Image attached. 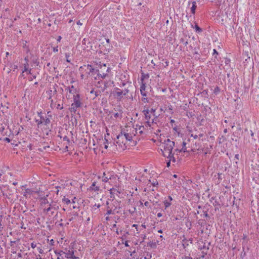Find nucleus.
<instances>
[{"instance_id":"nucleus-62","label":"nucleus","mask_w":259,"mask_h":259,"mask_svg":"<svg viewBox=\"0 0 259 259\" xmlns=\"http://www.w3.org/2000/svg\"><path fill=\"white\" fill-rule=\"evenodd\" d=\"M141 226H142V227H143V228H144V229H145V228H146V225H144V224H142Z\"/></svg>"},{"instance_id":"nucleus-8","label":"nucleus","mask_w":259,"mask_h":259,"mask_svg":"<svg viewBox=\"0 0 259 259\" xmlns=\"http://www.w3.org/2000/svg\"><path fill=\"white\" fill-rule=\"evenodd\" d=\"M103 67H104V69H106V72H108L109 70V67H107V68H106V65L105 64H103ZM107 75V73L103 72L102 73H100V71L98 70V72H97V76H94V79L96 80L100 79V78L104 79L106 77Z\"/></svg>"},{"instance_id":"nucleus-46","label":"nucleus","mask_w":259,"mask_h":259,"mask_svg":"<svg viewBox=\"0 0 259 259\" xmlns=\"http://www.w3.org/2000/svg\"><path fill=\"white\" fill-rule=\"evenodd\" d=\"M53 52H57L58 51V47H54L53 48Z\"/></svg>"},{"instance_id":"nucleus-31","label":"nucleus","mask_w":259,"mask_h":259,"mask_svg":"<svg viewBox=\"0 0 259 259\" xmlns=\"http://www.w3.org/2000/svg\"><path fill=\"white\" fill-rule=\"evenodd\" d=\"M213 206L215 207V209H219L220 207V204L217 202V201H215L213 203Z\"/></svg>"},{"instance_id":"nucleus-51","label":"nucleus","mask_w":259,"mask_h":259,"mask_svg":"<svg viewBox=\"0 0 259 259\" xmlns=\"http://www.w3.org/2000/svg\"><path fill=\"white\" fill-rule=\"evenodd\" d=\"M4 141L9 143L10 142V139L9 138H4Z\"/></svg>"},{"instance_id":"nucleus-1","label":"nucleus","mask_w":259,"mask_h":259,"mask_svg":"<svg viewBox=\"0 0 259 259\" xmlns=\"http://www.w3.org/2000/svg\"><path fill=\"white\" fill-rule=\"evenodd\" d=\"M129 130L123 128L121 133L117 136V141H116V149L119 151L124 150L126 148V143L125 142L130 141L132 140L133 136H135L134 132L131 133L128 132Z\"/></svg>"},{"instance_id":"nucleus-34","label":"nucleus","mask_w":259,"mask_h":259,"mask_svg":"<svg viewBox=\"0 0 259 259\" xmlns=\"http://www.w3.org/2000/svg\"><path fill=\"white\" fill-rule=\"evenodd\" d=\"M114 116L115 118H117V117H120L121 118L122 117V115H121V113H116L114 114Z\"/></svg>"},{"instance_id":"nucleus-57","label":"nucleus","mask_w":259,"mask_h":259,"mask_svg":"<svg viewBox=\"0 0 259 259\" xmlns=\"http://www.w3.org/2000/svg\"><path fill=\"white\" fill-rule=\"evenodd\" d=\"M100 206H101V205L99 204H95L94 205V207H96L97 208H99Z\"/></svg>"},{"instance_id":"nucleus-6","label":"nucleus","mask_w":259,"mask_h":259,"mask_svg":"<svg viewBox=\"0 0 259 259\" xmlns=\"http://www.w3.org/2000/svg\"><path fill=\"white\" fill-rule=\"evenodd\" d=\"M111 94L117 101H121L123 97L122 90L118 88H115Z\"/></svg>"},{"instance_id":"nucleus-24","label":"nucleus","mask_w":259,"mask_h":259,"mask_svg":"<svg viewBox=\"0 0 259 259\" xmlns=\"http://www.w3.org/2000/svg\"><path fill=\"white\" fill-rule=\"evenodd\" d=\"M102 90L99 91H95L94 89L92 90L90 92V94H94L95 95V98L98 97L99 96H101Z\"/></svg>"},{"instance_id":"nucleus-41","label":"nucleus","mask_w":259,"mask_h":259,"mask_svg":"<svg viewBox=\"0 0 259 259\" xmlns=\"http://www.w3.org/2000/svg\"><path fill=\"white\" fill-rule=\"evenodd\" d=\"M63 139L64 141H66L68 143L70 142V140H69V138H68V137H67L66 136L63 137Z\"/></svg>"},{"instance_id":"nucleus-15","label":"nucleus","mask_w":259,"mask_h":259,"mask_svg":"<svg viewBox=\"0 0 259 259\" xmlns=\"http://www.w3.org/2000/svg\"><path fill=\"white\" fill-rule=\"evenodd\" d=\"M78 215L77 213L74 211L71 212L67 214L68 221L71 222Z\"/></svg>"},{"instance_id":"nucleus-35","label":"nucleus","mask_w":259,"mask_h":259,"mask_svg":"<svg viewBox=\"0 0 259 259\" xmlns=\"http://www.w3.org/2000/svg\"><path fill=\"white\" fill-rule=\"evenodd\" d=\"M149 111H150V113L151 115H153V116H155V109H154L153 108H151L150 110L149 109Z\"/></svg>"},{"instance_id":"nucleus-10","label":"nucleus","mask_w":259,"mask_h":259,"mask_svg":"<svg viewBox=\"0 0 259 259\" xmlns=\"http://www.w3.org/2000/svg\"><path fill=\"white\" fill-rule=\"evenodd\" d=\"M172 200V198L171 196H168L167 198H164V200L163 202L164 205V210H166L171 205V201Z\"/></svg>"},{"instance_id":"nucleus-21","label":"nucleus","mask_w":259,"mask_h":259,"mask_svg":"<svg viewBox=\"0 0 259 259\" xmlns=\"http://www.w3.org/2000/svg\"><path fill=\"white\" fill-rule=\"evenodd\" d=\"M49 204L48 200L46 197L42 198L41 199V204L43 208L45 206H47Z\"/></svg>"},{"instance_id":"nucleus-37","label":"nucleus","mask_w":259,"mask_h":259,"mask_svg":"<svg viewBox=\"0 0 259 259\" xmlns=\"http://www.w3.org/2000/svg\"><path fill=\"white\" fill-rule=\"evenodd\" d=\"M48 241L49 242V243L50 245H52V246H53L54 245V241L53 239H51L50 240H49V239H48Z\"/></svg>"},{"instance_id":"nucleus-12","label":"nucleus","mask_w":259,"mask_h":259,"mask_svg":"<svg viewBox=\"0 0 259 259\" xmlns=\"http://www.w3.org/2000/svg\"><path fill=\"white\" fill-rule=\"evenodd\" d=\"M106 204L108 206H107V211L106 214L110 215L111 214H114V211H115V208H113V206H112L111 204H109L108 201L106 202Z\"/></svg>"},{"instance_id":"nucleus-11","label":"nucleus","mask_w":259,"mask_h":259,"mask_svg":"<svg viewBox=\"0 0 259 259\" xmlns=\"http://www.w3.org/2000/svg\"><path fill=\"white\" fill-rule=\"evenodd\" d=\"M143 80H144V77H142L141 78L142 83L140 86V93L143 97H146L147 94H146V92L145 91L146 85H145V83L144 82Z\"/></svg>"},{"instance_id":"nucleus-7","label":"nucleus","mask_w":259,"mask_h":259,"mask_svg":"<svg viewBox=\"0 0 259 259\" xmlns=\"http://www.w3.org/2000/svg\"><path fill=\"white\" fill-rule=\"evenodd\" d=\"M143 113L144 115L145 119L146 121L147 124L150 126L151 123H152L154 122V120L152 119L151 121V114L150 113V111H149V109L147 108L146 109H144L143 111Z\"/></svg>"},{"instance_id":"nucleus-58","label":"nucleus","mask_w":259,"mask_h":259,"mask_svg":"<svg viewBox=\"0 0 259 259\" xmlns=\"http://www.w3.org/2000/svg\"><path fill=\"white\" fill-rule=\"evenodd\" d=\"M124 245L126 247H128L129 246L128 244V242L127 241H126L124 243Z\"/></svg>"},{"instance_id":"nucleus-36","label":"nucleus","mask_w":259,"mask_h":259,"mask_svg":"<svg viewBox=\"0 0 259 259\" xmlns=\"http://www.w3.org/2000/svg\"><path fill=\"white\" fill-rule=\"evenodd\" d=\"M142 100L144 103H148L149 102L148 99L147 98H146V97H143L142 99Z\"/></svg>"},{"instance_id":"nucleus-32","label":"nucleus","mask_w":259,"mask_h":259,"mask_svg":"<svg viewBox=\"0 0 259 259\" xmlns=\"http://www.w3.org/2000/svg\"><path fill=\"white\" fill-rule=\"evenodd\" d=\"M122 91L123 96L127 95L130 92V90L127 88L125 89L124 90H123Z\"/></svg>"},{"instance_id":"nucleus-17","label":"nucleus","mask_w":259,"mask_h":259,"mask_svg":"<svg viewBox=\"0 0 259 259\" xmlns=\"http://www.w3.org/2000/svg\"><path fill=\"white\" fill-rule=\"evenodd\" d=\"M90 190L94 191L95 192H98L100 190V187L96 185V182H94L92 185L90 186Z\"/></svg>"},{"instance_id":"nucleus-45","label":"nucleus","mask_w":259,"mask_h":259,"mask_svg":"<svg viewBox=\"0 0 259 259\" xmlns=\"http://www.w3.org/2000/svg\"><path fill=\"white\" fill-rule=\"evenodd\" d=\"M169 160L167 162V167H169L170 166V161H172V159H170V158H168Z\"/></svg>"},{"instance_id":"nucleus-47","label":"nucleus","mask_w":259,"mask_h":259,"mask_svg":"<svg viewBox=\"0 0 259 259\" xmlns=\"http://www.w3.org/2000/svg\"><path fill=\"white\" fill-rule=\"evenodd\" d=\"M191 137H193L194 139H196L197 138H198V135H194L193 134H191Z\"/></svg>"},{"instance_id":"nucleus-52","label":"nucleus","mask_w":259,"mask_h":259,"mask_svg":"<svg viewBox=\"0 0 259 259\" xmlns=\"http://www.w3.org/2000/svg\"><path fill=\"white\" fill-rule=\"evenodd\" d=\"M144 205H145V206H147V207L149 206V202H148V201H146V202H145V203H144Z\"/></svg>"},{"instance_id":"nucleus-16","label":"nucleus","mask_w":259,"mask_h":259,"mask_svg":"<svg viewBox=\"0 0 259 259\" xmlns=\"http://www.w3.org/2000/svg\"><path fill=\"white\" fill-rule=\"evenodd\" d=\"M109 204H111V206H113V208H115V210L120 208V202L116 200H113L110 203H109Z\"/></svg>"},{"instance_id":"nucleus-14","label":"nucleus","mask_w":259,"mask_h":259,"mask_svg":"<svg viewBox=\"0 0 259 259\" xmlns=\"http://www.w3.org/2000/svg\"><path fill=\"white\" fill-rule=\"evenodd\" d=\"M84 66L87 67V69L89 70V74L91 73L92 76H93L94 72H95L96 73H97V72H98L99 70L94 69V68L92 67L91 65L88 64L87 66L84 65Z\"/></svg>"},{"instance_id":"nucleus-54","label":"nucleus","mask_w":259,"mask_h":259,"mask_svg":"<svg viewBox=\"0 0 259 259\" xmlns=\"http://www.w3.org/2000/svg\"><path fill=\"white\" fill-rule=\"evenodd\" d=\"M157 216L158 218H160L162 216V214L161 212H159L157 213Z\"/></svg>"},{"instance_id":"nucleus-27","label":"nucleus","mask_w":259,"mask_h":259,"mask_svg":"<svg viewBox=\"0 0 259 259\" xmlns=\"http://www.w3.org/2000/svg\"><path fill=\"white\" fill-rule=\"evenodd\" d=\"M110 193L112 195H118V194H120V192H119L117 189L115 188H112L110 190Z\"/></svg>"},{"instance_id":"nucleus-4","label":"nucleus","mask_w":259,"mask_h":259,"mask_svg":"<svg viewBox=\"0 0 259 259\" xmlns=\"http://www.w3.org/2000/svg\"><path fill=\"white\" fill-rule=\"evenodd\" d=\"M59 207L54 203H51L43 208V212L49 217H52L55 213V212L59 209Z\"/></svg>"},{"instance_id":"nucleus-53","label":"nucleus","mask_w":259,"mask_h":259,"mask_svg":"<svg viewBox=\"0 0 259 259\" xmlns=\"http://www.w3.org/2000/svg\"><path fill=\"white\" fill-rule=\"evenodd\" d=\"M101 82H102V81H99L97 82V84H96L97 87L100 88V84H101Z\"/></svg>"},{"instance_id":"nucleus-49","label":"nucleus","mask_w":259,"mask_h":259,"mask_svg":"<svg viewBox=\"0 0 259 259\" xmlns=\"http://www.w3.org/2000/svg\"><path fill=\"white\" fill-rule=\"evenodd\" d=\"M109 180V179L107 177H104L103 179V181L104 182H107Z\"/></svg>"},{"instance_id":"nucleus-18","label":"nucleus","mask_w":259,"mask_h":259,"mask_svg":"<svg viewBox=\"0 0 259 259\" xmlns=\"http://www.w3.org/2000/svg\"><path fill=\"white\" fill-rule=\"evenodd\" d=\"M31 69L29 68V64L28 63H25L24 65V69L22 71V74L24 72H26L27 74H31Z\"/></svg>"},{"instance_id":"nucleus-22","label":"nucleus","mask_w":259,"mask_h":259,"mask_svg":"<svg viewBox=\"0 0 259 259\" xmlns=\"http://www.w3.org/2000/svg\"><path fill=\"white\" fill-rule=\"evenodd\" d=\"M200 146L199 144H197L196 143H195V144L191 145L190 147L191 148V151L195 152L198 150L200 148Z\"/></svg>"},{"instance_id":"nucleus-23","label":"nucleus","mask_w":259,"mask_h":259,"mask_svg":"<svg viewBox=\"0 0 259 259\" xmlns=\"http://www.w3.org/2000/svg\"><path fill=\"white\" fill-rule=\"evenodd\" d=\"M111 83H113V81H106L104 82V86L102 89V92H104L105 90L108 88V87L110 85Z\"/></svg>"},{"instance_id":"nucleus-33","label":"nucleus","mask_w":259,"mask_h":259,"mask_svg":"<svg viewBox=\"0 0 259 259\" xmlns=\"http://www.w3.org/2000/svg\"><path fill=\"white\" fill-rule=\"evenodd\" d=\"M35 122L37 123L38 126L42 124V120L40 118L39 119H36Z\"/></svg>"},{"instance_id":"nucleus-20","label":"nucleus","mask_w":259,"mask_h":259,"mask_svg":"<svg viewBox=\"0 0 259 259\" xmlns=\"http://www.w3.org/2000/svg\"><path fill=\"white\" fill-rule=\"evenodd\" d=\"M200 248L201 250H203V255L201 256V257L203 258L204 257V255L207 254V250L208 249V247L206 248L205 245V244H204L202 246H200Z\"/></svg>"},{"instance_id":"nucleus-43","label":"nucleus","mask_w":259,"mask_h":259,"mask_svg":"<svg viewBox=\"0 0 259 259\" xmlns=\"http://www.w3.org/2000/svg\"><path fill=\"white\" fill-rule=\"evenodd\" d=\"M37 249L39 253H40V254L43 253L44 251L40 247H37Z\"/></svg>"},{"instance_id":"nucleus-38","label":"nucleus","mask_w":259,"mask_h":259,"mask_svg":"<svg viewBox=\"0 0 259 259\" xmlns=\"http://www.w3.org/2000/svg\"><path fill=\"white\" fill-rule=\"evenodd\" d=\"M57 109L62 110L63 109V105H61L60 104H58L57 106Z\"/></svg>"},{"instance_id":"nucleus-50","label":"nucleus","mask_w":259,"mask_h":259,"mask_svg":"<svg viewBox=\"0 0 259 259\" xmlns=\"http://www.w3.org/2000/svg\"><path fill=\"white\" fill-rule=\"evenodd\" d=\"M218 55V52L217 51V50L215 49H213V55Z\"/></svg>"},{"instance_id":"nucleus-40","label":"nucleus","mask_w":259,"mask_h":259,"mask_svg":"<svg viewBox=\"0 0 259 259\" xmlns=\"http://www.w3.org/2000/svg\"><path fill=\"white\" fill-rule=\"evenodd\" d=\"M158 182H157V180H155V181H153V182H152V185L153 186H154V187H155V186H157V185H158Z\"/></svg>"},{"instance_id":"nucleus-60","label":"nucleus","mask_w":259,"mask_h":259,"mask_svg":"<svg viewBox=\"0 0 259 259\" xmlns=\"http://www.w3.org/2000/svg\"><path fill=\"white\" fill-rule=\"evenodd\" d=\"M250 135L252 137H253L254 133H253V132L252 131H250Z\"/></svg>"},{"instance_id":"nucleus-9","label":"nucleus","mask_w":259,"mask_h":259,"mask_svg":"<svg viewBox=\"0 0 259 259\" xmlns=\"http://www.w3.org/2000/svg\"><path fill=\"white\" fill-rule=\"evenodd\" d=\"M38 115L41 119L42 124H44V125L47 126L50 123V122H51V120H50L51 116L50 115L43 116L41 112H38Z\"/></svg>"},{"instance_id":"nucleus-26","label":"nucleus","mask_w":259,"mask_h":259,"mask_svg":"<svg viewBox=\"0 0 259 259\" xmlns=\"http://www.w3.org/2000/svg\"><path fill=\"white\" fill-rule=\"evenodd\" d=\"M196 7H197L196 2H193L192 6L191 8V12L192 14H194L195 13V10H196Z\"/></svg>"},{"instance_id":"nucleus-2","label":"nucleus","mask_w":259,"mask_h":259,"mask_svg":"<svg viewBox=\"0 0 259 259\" xmlns=\"http://www.w3.org/2000/svg\"><path fill=\"white\" fill-rule=\"evenodd\" d=\"M175 146V142L170 141L169 139L164 141L163 143V149L162 150L163 155L170 159H172L173 162H175L176 160L174 156V153H172V149Z\"/></svg>"},{"instance_id":"nucleus-61","label":"nucleus","mask_w":259,"mask_h":259,"mask_svg":"<svg viewBox=\"0 0 259 259\" xmlns=\"http://www.w3.org/2000/svg\"><path fill=\"white\" fill-rule=\"evenodd\" d=\"M188 44V41H185V42H184V45L185 46H187Z\"/></svg>"},{"instance_id":"nucleus-25","label":"nucleus","mask_w":259,"mask_h":259,"mask_svg":"<svg viewBox=\"0 0 259 259\" xmlns=\"http://www.w3.org/2000/svg\"><path fill=\"white\" fill-rule=\"evenodd\" d=\"M188 144L187 142L186 141H183V147H182V148L181 149V150H180L181 152H187V147H186V145Z\"/></svg>"},{"instance_id":"nucleus-3","label":"nucleus","mask_w":259,"mask_h":259,"mask_svg":"<svg viewBox=\"0 0 259 259\" xmlns=\"http://www.w3.org/2000/svg\"><path fill=\"white\" fill-rule=\"evenodd\" d=\"M73 102L71 104L69 110L71 113H75L78 108H80L82 103L81 102V99L79 94L74 95L73 97Z\"/></svg>"},{"instance_id":"nucleus-55","label":"nucleus","mask_w":259,"mask_h":259,"mask_svg":"<svg viewBox=\"0 0 259 259\" xmlns=\"http://www.w3.org/2000/svg\"><path fill=\"white\" fill-rule=\"evenodd\" d=\"M61 39V36H59L57 39V42H60V40Z\"/></svg>"},{"instance_id":"nucleus-59","label":"nucleus","mask_w":259,"mask_h":259,"mask_svg":"<svg viewBox=\"0 0 259 259\" xmlns=\"http://www.w3.org/2000/svg\"><path fill=\"white\" fill-rule=\"evenodd\" d=\"M77 24L78 25H82V23L80 22V21H78L77 22Z\"/></svg>"},{"instance_id":"nucleus-39","label":"nucleus","mask_w":259,"mask_h":259,"mask_svg":"<svg viewBox=\"0 0 259 259\" xmlns=\"http://www.w3.org/2000/svg\"><path fill=\"white\" fill-rule=\"evenodd\" d=\"M220 92V89L218 87H217L214 88V93L217 94L218 93V92Z\"/></svg>"},{"instance_id":"nucleus-30","label":"nucleus","mask_w":259,"mask_h":259,"mask_svg":"<svg viewBox=\"0 0 259 259\" xmlns=\"http://www.w3.org/2000/svg\"><path fill=\"white\" fill-rule=\"evenodd\" d=\"M65 55L66 59V62L70 63V60L69 59V58L70 57V53H66Z\"/></svg>"},{"instance_id":"nucleus-63","label":"nucleus","mask_w":259,"mask_h":259,"mask_svg":"<svg viewBox=\"0 0 259 259\" xmlns=\"http://www.w3.org/2000/svg\"><path fill=\"white\" fill-rule=\"evenodd\" d=\"M37 259H42L40 255H38V257H37Z\"/></svg>"},{"instance_id":"nucleus-64","label":"nucleus","mask_w":259,"mask_h":259,"mask_svg":"<svg viewBox=\"0 0 259 259\" xmlns=\"http://www.w3.org/2000/svg\"><path fill=\"white\" fill-rule=\"evenodd\" d=\"M234 126H235V124L234 123H233V124L231 125V127L232 128H233Z\"/></svg>"},{"instance_id":"nucleus-42","label":"nucleus","mask_w":259,"mask_h":259,"mask_svg":"<svg viewBox=\"0 0 259 259\" xmlns=\"http://www.w3.org/2000/svg\"><path fill=\"white\" fill-rule=\"evenodd\" d=\"M133 227H135L137 231V233H139L140 231L138 230V225L134 224V225H133Z\"/></svg>"},{"instance_id":"nucleus-5","label":"nucleus","mask_w":259,"mask_h":259,"mask_svg":"<svg viewBox=\"0 0 259 259\" xmlns=\"http://www.w3.org/2000/svg\"><path fill=\"white\" fill-rule=\"evenodd\" d=\"M65 251L55 250L54 252L56 255H62V254H65V257L68 259H78V257L74 255V250L72 248L71 250L68 249L67 248L64 249Z\"/></svg>"},{"instance_id":"nucleus-28","label":"nucleus","mask_w":259,"mask_h":259,"mask_svg":"<svg viewBox=\"0 0 259 259\" xmlns=\"http://www.w3.org/2000/svg\"><path fill=\"white\" fill-rule=\"evenodd\" d=\"M194 28L196 32L201 33L202 31V29L200 28L197 24H195Z\"/></svg>"},{"instance_id":"nucleus-56","label":"nucleus","mask_w":259,"mask_h":259,"mask_svg":"<svg viewBox=\"0 0 259 259\" xmlns=\"http://www.w3.org/2000/svg\"><path fill=\"white\" fill-rule=\"evenodd\" d=\"M24 60L25 61V63H28L29 60L27 57H25Z\"/></svg>"},{"instance_id":"nucleus-44","label":"nucleus","mask_w":259,"mask_h":259,"mask_svg":"<svg viewBox=\"0 0 259 259\" xmlns=\"http://www.w3.org/2000/svg\"><path fill=\"white\" fill-rule=\"evenodd\" d=\"M36 244L34 242H33L31 243V247L32 248H34L35 247H36Z\"/></svg>"},{"instance_id":"nucleus-13","label":"nucleus","mask_w":259,"mask_h":259,"mask_svg":"<svg viewBox=\"0 0 259 259\" xmlns=\"http://www.w3.org/2000/svg\"><path fill=\"white\" fill-rule=\"evenodd\" d=\"M67 92H68L70 94H72L73 96L74 95L78 94L76 93V89L74 87L73 85H71L70 87H68L65 89Z\"/></svg>"},{"instance_id":"nucleus-48","label":"nucleus","mask_w":259,"mask_h":259,"mask_svg":"<svg viewBox=\"0 0 259 259\" xmlns=\"http://www.w3.org/2000/svg\"><path fill=\"white\" fill-rule=\"evenodd\" d=\"M59 188H60V187H59V186H57L56 187V189H57L56 191V194L58 195L59 194Z\"/></svg>"},{"instance_id":"nucleus-19","label":"nucleus","mask_w":259,"mask_h":259,"mask_svg":"<svg viewBox=\"0 0 259 259\" xmlns=\"http://www.w3.org/2000/svg\"><path fill=\"white\" fill-rule=\"evenodd\" d=\"M33 192V191L30 189H26L23 192V196L26 198L30 197Z\"/></svg>"},{"instance_id":"nucleus-29","label":"nucleus","mask_w":259,"mask_h":259,"mask_svg":"<svg viewBox=\"0 0 259 259\" xmlns=\"http://www.w3.org/2000/svg\"><path fill=\"white\" fill-rule=\"evenodd\" d=\"M62 202L66 204H68L70 203V200L68 198L64 197L62 199Z\"/></svg>"}]
</instances>
